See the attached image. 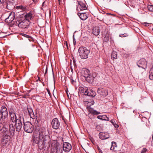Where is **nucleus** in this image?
Here are the masks:
<instances>
[{"mask_svg": "<svg viewBox=\"0 0 153 153\" xmlns=\"http://www.w3.org/2000/svg\"><path fill=\"white\" fill-rule=\"evenodd\" d=\"M81 74L85 77L86 81L89 83H92L93 82L94 78L96 76V74L95 73L91 74L90 71L86 68L82 69Z\"/></svg>", "mask_w": 153, "mask_h": 153, "instance_id": "nucleus-1", "label": "nucleus"}, {"mask_svg": "<svg viewBox=\"0 0 153 153\" xmlns=\"http://www.w3.org/2000/svg\"><path fill=\"white\" fill-rule=\"evenodd\" d=\"M39 134L40 140H43L44 142L47 144L50 142V137L48 135V132L44 127H41L39 128Z\"/></svg>", "mask_w": 153, "mask_h": 153, "instance_id": "nucleus-2", "label": "nucleus"}, {"mask_svg": "<svg viewBox=\"0 0 153 153\" xmlns=\"http://www.w3.org/2000/svg\"><path fill=\"white\" fill-rule=\"evenodd\" d=\"M24 119L23 117L20 115H19L18 120L15 123L14 126L16 131L18 132L22 130V126L23 125Z\"/></svg>", "mask_w": 153, "mask_h": 153, "instance_id": "nucleus-3", "label": "nucleus"}, {"mask_svg": "<svg viewBox=\"0 0 153 153\" xmlns=\"http://www.w3.org/2000/svg\"><path fill=\"white\" fill-rule=\"evenodd\" d=\"M79 55L82 59L87 58L90 53V51L87 49L86 47H81L78 49Z\"/></svg>", "mask_w": 153, "mask_h": 153, "instance_id": "nucleus-4", "label": "nucleus"}, {"mask_svg": "<svg viewBox=\"0 0 153 153\" xmlns=\"http://www.w3.org/2000/svg\"><path fill=\"white\" fill-rule=\"evenodd\" d=\"M33 143L39 144V147L40 148H43L45 147V143L44 142L43 140H40V136L38 135L37 137L36 135L35 136L34 134L33 137Z\"/></svg>", "mask_w": 153, "mask_h": 153, "instance_id": "nucleus-5", "label": "nucleus"}, {"mask_svg": "<svg viewBox=\"0 0 153 153\" xmlns=\"http://www.w3.org/2000/svg\"><path fill=\"white\" fill-rule=\"evenodd\" d=\"M16 23L19 27L23 29L27 28L30 24V22L28 21L25 20L23 21L21 19L18 20L16 21Z\"/></svg>", "mask_w": 153, "mask_h": 153, "instance_id": "nucleus-6", "label": "nucleus"}, {"mask_svg": "<svg viewBox=\"0 0 153 153\" xmlns=\"http://www.w3.org/2000/svg\"><path fill=\"white\" fill-rule=\"evenodd\" d=\"M23 128L24 131L26 132L31 133L33 129V125L30 122H26L23 123Z\"/></svg>", "mask_w": 153, "mask_h": 153, "instance_id": "nucleus-7", "label": "nucleus"}, {"mask_svg": "<svg viewBox=\"0 0 153 153\" xmlns=\"http://www.w3.org/2000/svg\"><path fill=\"white\" fill-rule=\"evenodd\" d=\"M60 125V122L57 118H55L52 120L51 125L53 129L56 130L59 129Z\"/></svg>", "mask_w": 153, "mask_h": 153, "instance_id": "nucleus-8", "label": "nucleus"}, {"mask_svg": "<svg viewBox=\"0 0 153 153\" xmlns=\"http://www.w3.org/2000/svg\"><path fill=\"white\" fill-rule=\"evenodd\" d=\"M51 146L52 147H53V149H55L56 152L57 153H62V150L57 143V141H54V143H52L51 144Z\"/></svg>", "mask_w": 153, "mask_h": 153, "instance_id": "nucleus-9", "label": "nucleus"}, {"mask_svg": "<svg viewBox=\"0 0 153 153\" xmlns=\"http://www.w3.org/2000/svg\"><path fill=\"white\" fill-rule=\"evenodd\" d=\"M63 150L65 152H69L72 148L71 145L67 142H64L63 143Z\"/></svg>", "mask_w": 153, "mask_h": 153, "instance_id": "nucleus-10", "label": "nucleus"}, {"mask_svg": "<svg viewBox=\"0 0 153 153\" xmlns=\"http://www.w3.org/2000/svg\"><path fill=\"white\" fill-rule=\"evenodd\" d=\"M147 64V62L146 59L144 58L141 59L138 62H137V66L139 67L144 68V67L146 66Z\"/></svg>", "mask_w": 153, "mask_h": 153, "instance_id": "nucleus-11", "label": "nucleus"}, {"mask_svg": "<svg viewBox=\"0 0 153 153\" xmlns=\"http://www.w3.org/2000/svg\"><path fill=\"white\" fill-rule=\"evenodd\" d=\"M15 18V13L12 12L10 13L9 16L5 20V22L10 24L13 21Z\"/></svg>", "mask_w": 153, "mask_h": 153, "instance_id": "nucleus-12", "label": "nucleus"}, {"mask_svg": "<svg viewBox=\"0 0 153 153\" xmlns=\"http://www.w3.org/2000/svg\"><path fill=\"white\" fill-rule=\"evenodd\" d=\"M97 92L100 95L106 96L108 94L107 91L105 88H98Z\"/></svg>", "mask_w": 153, "mask_h": 153, "instance_id": "nucleus-13", "label": "nucleus"}, {"mask_svg": "<svg viewBox=\"0 0 153 153\" xmlns=\"http://www.w3.org/2000/svg\"><path fill=\"white\" fill-rule=\"evenodd\" d=\"M78 10L79 11L85 10L87 8L85 3L80 1H78Z\"/></svg>", "mask_w": 153, "mask_h": 153, "instance_id": "nucleus-14", "label": "nucleus"}, {"mask_svg": "<svg viewBox=\"0 0 153 153\" xmlns=\"http://www.w3.org/2000/svg\"><path fill=\"white\" fill-rule=\"evenodd\" d=\"M33 14L31 12H30L28 13L24 14L23 16L25 18V20H27L30 22V20H31Z\"/></svg>", "mask_w": 153, "mask_h": 153, "instance_id": "nucleus-15", "label": "nucleus"}, {"mask_svg": "<svg viewBox=\"0 0 153 153\" xmlns=\"http://www.w3.org/2000/svg\"><path fill=\"white\" fill-rule=\"evenodd\" d=\"M99 137L102 140H105L109 138L108 134L105 132H101L99 134Z\"/></svg>", "mask_w": 153, "mask_h": 153, "instance_id": "nucleus-16", "label": "nucleus"}, {"mask_svg": "<svg viewBox=\"0 0 153 153\" xmlns=\"http://www.w3.org/2000/svg\"><path fill=\"white\" fill-rule=\"evenodd\" d=\"M87 109L88 111L91 114L93 115H97L100 114V112L94 110L93 108L89 107H87Z\"/></svg>", "mask_w": 153, "mask_h": 153, "instance_id": "nucleus-17", "label": "nucleus"}, {"mask_svg": "<svg viewBox=\"0 0 153 153\" xmlns=\"http://www.w3.org/2000/svg\"><path fill=\"white\" fill-rule=\"evenodd\" d=\"M9 133L11 136H13L16 130L15 126H14L13 124H10L9 125Z\"/></svg>", "mask_w": 153, "mask_h": 153, "instance_id": "nucleus-18", "label": "nucleus"}, {"mask_svg": "<svg viewBox=\"0 0 153 153\" xmlns=\"http://www.w3.org/2000/svg\"><path fill=\"white\" fill-rule=\"evenodd\" d=\"M77 14L80 19L82 20H85L88 17L85 13H78Z\"/></svg>", "mask_w": 153, "mask_h": 153, "instance_id": "nucleus-19", "label": "nucleus"}, {"mask_svg": "<svg viewBox=\"0 0 153 153\" xmlns=\"http://www.w3.org/2000/svg\"><path fill=\"white\" fill-rule=\"evenodd\" d=\"M85 95L91 97H94L96 95L95 92L92 89H90L88 90L87 93Z\"/></svg>", "mask_w": 153, "mask_h": 153, "instance_id": "nucleus-20", "label": "nucleus"}, {"mask_svg": "<svg viewBox=\"0 0 153 153\" xmlns=\"http://www.w3.org/2000/svg\"><path fill=\"white\" fill-rule=\"evenodd\" d=\"M92 33L96 36L98 35L100 33L99 27L97 26L94 27L92 30Z\"/></svg>", "mask_w": 153, "mask_h": 153, "instance_id": "nucleus-21", "label": "nucleus"}, {"mask_svg": "<svg viewBox=\"0 0 153 153\" xmlns=\"http://www.w3.org/2000/svg\"><path fill=\"white\" fill-rule=\"evenodd\" d=\"M10 115L11 117V120L13 123H15L17 121L18 117L17 118L15 113L10 114Z\"/></svg>", "mask_w": 153, "mask_h": 153, "instance_id": "nucleus-22", "label": "nucleus"}, {"mask_svg": "<svg viewBox=\"0 0 153 153\" xmlns=\"http://www.w3.org/2000/svg\"><path fill=\"white\" fill-rule=\"evenodd\" d=\"M79 90L82 93H84L85 95L87 93L88 89L87 88L85 87H80L79 88Z\"/></svg>", "mask_w": 153, "mask_h": 153, "instance_id": "nucleus-23", "label": "nucleus"}, {"mask_svg": "<svg viewBox=\"0 0 153 153\" xmlns=\"http://www.w3.org/2000/svg\"><path fill=\"white\" fill-rule=\"evenodd\" d=\"M97 118L102 120H109V118L106 115H99L97 117Z\"/></svg>", "mask_w": 153, "mask_h": 153, "instance_id": "nucleus-24", "label": "nucleus"}, {"mask_svg": "<svg viewBox=\"0 0 153 153\" xmlns=\"http://www.w3.org/2000/svg\"><path fill=\"white\" fill-rule=\"evenodd\" d=\"M6 131H5V134H4L3 136V138H5V139L6 140H9L10 139V136H11L10 134H7V132H8V131L6 129Z\"/></svg>", "mask_w": 153, "mask_h": 153, "instance_id": "nucleus-25", "label": "nucleus"}, {"mask_svg": "<svg viewBox=\"0 0 153 153\" xmlns=\"http://www.w3.org/2000/svg\"><path fill=\"white\" fill-rule=\"evenodd\" d=\"M149 74V78L151 80H153V66L150 69Z\"/></svg>", "mask_w": 153, "mask_h": 153, "instance_id": "nucleus-26", "label": "nucleus"}, {"mask_svg": "<svg viewBox=\"0 0 153 153\" xmlns=\"http://www.w3.org/2000/svg\"><path fill=\"white\" fill-rule=\"evenodd\" d=\"M117 53L116 52L113 51L112 52L111 57L112 58L116 59L117 58Z\"/></svg>", "mask_w": 153, "mask_h": 153, "instance_id": "nucleus-27", "label": "nucleus"}, {"mask_svg": "<svg viewBox=\"0 0 153 153\" xmlns=\"http://www.w3.org/2000/svg\"><path fill=\"white\" fill-rule=\"evenodd\" d=\"M21 35L22 36H23L24 37L28 39V40L29 41H31L32 38L31 36L28 35L24 33H22Z\"/></svg>", "mask_w": 153, "mask_h": 153, "instance_id": "nucleus-28", "label": "nucleus"}, {"mask_svg": "<svg viewBox=\"0 0 153 153\" xmlns=\"http://www.w3.org/2000/svg\"><path fill=\"white\" fill-rule=\"evenodd\" d=\"M111 146L110 148L111 150H114L115 149V147H117L116 143L114 141H113L111 143Z\"/></svg>", "mask_w": 153, "mask_h": 153, "instance_id": "nucleus-29", "label": "nucleus"}, {"mask_svg": "<svg viewBox=\"0 0 153 153\" xmlns=\"http://www.w3.org/2000/svg\"><path fill=\"white\" fill-rule=\"evenodd\" d=\"M9 141L8 140L5 139V138H2L1 140V143L3 145H6L7 143Z\"/></svg>", "mask_w": 153, "mask_h": 153, "instance_id": "nucleus-30", "label": "nucleus"}, {"mask_svg": "<svg viewBox=\"0 0 153 153\" xmlns=\"http://www.w3.org/2000/svg\"><path fill=\"white\" fill-rule=\"evenodd\" d=\"M29 115L30 117L33 119H35L36 117V115H35L34 114L33 112V111H32V112H31L30 114H29Z\"/></svg>", "mask_w": 153, "mask_h": 153, "instance_id": "nucleus-31", "label": "nucleus"}, {"mask_svg": "<svg viewBox=\"0 0 153 153\" xmlns=\"http://www.w3.org/2000/svg\"><path fill=\"white\" fill-rule=\"evenodd\" d=\"M109 39V35L106 34V35H105V36L104 37L103 40L105 42H107L108 41Z\"/></svg>", "mask_w": 153, "mask_h": 153, "instance_id": "nucleus-32", "label": "nucleus"}, {"mask_svg": "<svg viewBox=\"0 0 153 153\" xmlns=\"http://www.w3.org/2000/svg\"><path fill=\"white\" fill-rule=\"evenodd\" d=\"M148 8L149 10L153 12V5H149L148 6Z\"/></svg>", "mask_w": 153, "mask_h": 153, "instance_id": "nucleus-33", "label": "nucleus"}, {"mask_svg": "<svg viewBox=\"0 0 153 153\" xmlns=\"http://www.w3.org/2000/svg\"><path fill=\"white\" fill-rule=\"evenodd\" d=\"M128 36L127 33H124L123 34H121L119 35V36L121 37H127Z\"/></svg>", "mask_w": 153, "mask_h": 153, "instance_id": "nucleus-34", "label": "nucleus"}, {"mask_svg": "<svg viewBox=\"0 0 153 153\" xmlns=\"http://www.w3.org/2000/svg\"><path fill=\"white\" fill-rule=\"evenodd\" d=\"M27 109L29 114H30L31 112H32V111H33V110L32 108H31L30 106L27 107Z\"/></svg>", "mask_w": 153, "mask_h": 153, "instance_id": "nucleus-35", "label": "nucleus"}, {"mask_svg": "<svg viewBox=\"0 0 153 153\" xmlns=\"http://www.w3.org/2000/svg\"><path fill=\"white\" fill-rule=\"evenodd\" d=\"M9 115L14 113V111L12 108H10V109L9 110Z\"/></svg>", "mask_w": 153, "mask_h": 153, "instance_id": "nucleus-36", "label": "nucleus"}, {"mask_svg": "<svg viewBox=\"0 0 153 153\" xmlns=\"http://www.w3.org/2000/svg\"><path fill=\"white\" fill-rule=\"evenodd\" d=\"M147 150V149L146 148H143L142 150L141 153H146Z\"/></svg>", "mask_w": 153, "mask_h": 153, "instance_id": "nucleus-37", "label": "nucleus"}, {"mask_svg": "<svg viewBox=\"0 0 153 153\" xmlns=\"http://www.w3.org/2000/svg\"><path fill=\"white\" fill-rule=\"evenodd\" d=\"M143 25L146 26H148L149 25V23L147 22H144L143 23Z\"/></svg>", "mask_w": 153, "mask_h": 153, "instance_id": "nucleus-38", "label": "nucleus"}, {"mask_svg": "<svg viewBox=\"0 0 153 153\" xmlns=\"http://www.w3.org/2000/svg\"><path fill=\"white\" fill-rule=\"evenodd\" d=\"M71 83L74 84V82H76V81H74V80L72 78L71 79Z\"/></svg>", "mask_w": 153, "mask_h": 153, "instance_id": "nucleus-39", "label": "nucleus"}, {"mask_svg": "<svg viewBox=\"0 0 153 153\" xmlns=\"http://www.w3.org/2000/svg\"><path fill=\"white\" fill-rule=\"evenodd\" d=\"M72 59L73 60V65H76V61L74 59V58L73 57L72 58Z\"/></svg>", "mask_w": 153, "mask_h": 153, "instance_id": "nucleus-40", "label": "nucleus"}, {"mask_svg": "<svg viewBox=\"0 0 153 153\" xmlns=\"http://www.w3.org/2000/svg\"><path fill=\"white\" fill-rule=\"evenodd\" d=\"M113 125L115 128H118L119 127L118 125L116 123H115Z\"/></svg>", "mask_w": 153, "mask_h": 153, "instance_id": "nucleus-41", "label": "nucleus"}, {"mask_svg": "<svg viewBox=\"0 0 153 153\" xmlns=\"http://www.w3.org/2000/svg\"><path fill=\"white\" fill-rule=\"evenodd\" d=\"M47 90L48 91V92L49 95H50V96H51V94L48 88H47Z\"/></svg>", "mask_w": 153, "mask_h": 153, "instance_id": "nucleus-42", "label": "nucleus"}, {"mask_svg": "<svg viewBox=\"0 0 153 153\" xmlns=\"http://www.w3.org/2000/svg\"><path fill=\"white\" fill-rule=\"evenodd\" d=\"M19 8H20L21 9H22L23 10H24L25 9V7H24L22 6H19Z\"/></svg>", "mask_w": 153, "mask_h": 153, "instance_id": "nucleus-43", "label": "nucleus"}, {"mask_svg": "<svg viewBox=\"0 0 153 153\" xmlns=\"http://www.w3.org/2000/svg\"><path fill=\"white\" fill-rule=\"evenodd\" d=\"M64 45H66V47L68 48V43H67V41L65 42L64 43Z\"/></svg>", "mask_w": 153, "mask_h": 153, "instance_id": "nucleus-44", "label": "nucleus"}, {"mask_svg": "<svg viewBox=\"0 0 153 153\" xmlns=\"http://www.w3.org/2000/svg\"><path fill=\"white\" fill-rule=\"evenodd\" d=\"M111 123L113 124L114 125V124L115 123V121H114V120H111Z\"/></svg>", "mask_w": 153, "mask_h": 153, "instance_id": "nucleus-45", "label": "nucleus"}, {"mask_svg": "<svg viewBox=\"0 0 153 153\" xmlns=\"http://www.w3.org/2000/svg\"><path fill=\"white\" fill-rule=\"evenodd\" d=\"M73 42L74 45H75L76 44V41L75 39H73Z\"/></svg>", "mask_w": 153, "mask_h": 153, "instance_id": "nucleus-46", "label": "nucleus"}, {"mask_svg": "<svg viewBox=\"0 0 153 153\" xmlns=\"http://www.w3.org/2000/svg\"><path fill=\"white\" fill-rule=\"evenodd\" d=\"M5 0H0V2L1 3H3L4 2Z\"/></svg>", "mask_w": 153, "mask_h": 153, "instance_id": "nucleus-47", "label": "nucleus"}, {"mask_svg": "<svg viewBox=\"0 0 153 153\" xmlns=\"http://www.w3.org/2000/svg\"><path fill=\"white\" fill-rule=\"evenodd\" d=\"M47 71H48V68H47V67H46V71H45V73L44 74V76H45V74H46L47 73Z\"/></svg>", "mask_w": 153, "mask_h": 153, "instance_id": "nucleus-48", "label": "nucleus"}, {"mask_svg": "<svg viewBox=\"0 0 153 153\" xmlns=\"http://www.w3.org/2000/svg\"><path fill=\"white\" fill-rule=\"evenodd\" d=\"M40 81L41 82V80H40V78L39 77H38V80H37V81Z\"/></svg>", "mask_w": 153, "mask_h": 153, "instance_id": "nucleus-49", "label": "nucleus"}, {"mask_svg": "<svg viewBox=\"0 0 153 153\" xmlns=\"http://www.w3.org/2000/svg\"><path fill=\"white\" fill-rule=\"evenodd\" d=\"M152 140L151 141V145L153 146V139H152Z\"/></svg>", "mask_w": 153, "mask_h": 153, "instance_id": "nucleus-50", "label": "nucleus"}, {"mask_svg": "<svg viewBox=\"0 0 153 153\" xmlns=\"http://www.w3.org/2000/svg\"><path fill=\"white\" fill-rule=\"evenodd\" d=\"M38 0H33V2H35V3L37 2L38 1Z\"/></svg>", "mask_w": 153, "mask_h": 153, "instance_id": "nucleus-51", "label": "nucleus"}, {"mask_svg": "<svg viewBox=\"0 0 153 153\" xmlns=\"http://www.w3.org/2000/svg\"><path fill=\"white\" fill-rule=\"evenodd\" d=\"M73 39H75L74 38V34L73 36Z\"/></svg>", "mask_w": 153, "mask_h": 153, "instance_id": "nucleus-52", "label": "nucleus"}, {"mask_svg": "<svg viewBox=\"0 0 153 153\" xmlns=\"http://www.w3.org/2000/svg\"><path fill=\"white\" fill-rule=\"evenodd\" d=\"M94 101H92V105H93L94 103Z\"/></svg>", "mask_w": 153, "mask_h": 153, "instance_id": "nucleus-53", "label": "nucleus"}, {"mask_svg": "<svg viewBox=\"0 0 153 153\" xmlns=\"http://www.w3.org/2000/svg\"><path fill=\"white\" fill-rule=\"evenodd\" d=\"M45 2H44L43 3H42V6H43V5H44V4Z\"/></svg>", "mask_w": 153, "mask_h": 153, "instance_id": "nucleus-54", "label": "nucleus"}, {"mask_svg": "<svg viewBox=\"0 0 153 153\" xmlns=\"http://www.w3.org/2000/svg\"><path fill=\"white\" fill-rule=\"evenodd\" d=\"M67 92V94L68 96V92Z\"/></svg>", "mask_w": 153, "mask_h": 153, "instance_id": "nucleus-55", "label": "nucleus"}, {"mask_svg": "<svg viewBox=\"0 0 153 153\" xmlns=\"http://www.w3.org/2000/svg\"><path fill=\"white\" fill-rule=\"evenodd\" d=\"M53 78H54V74H53Z\"/></svg>", "mask_w": 153, "mask_h": 153, "instance_id": "nucleus-56", "label": "nucleus"}, {"mask_svg": "<svg viewBox=\"0 0 153 153\" xmlns=\"http://www.w3.org/2000/svg\"><path fill=\"white\" fill-rule=\"evenodd\" d=\"M152 139H153V135H152Z\"/></svg>", "mask_w": 153, "mask_h": 153, "instance_id": "nucleus-57", "label": "nucleus"}, {"mask_svg": "<svg viewBox=\"0 0 153 153\" xmlns=\"http://www.w3.org/2000/svg\"><path fill=\"white\" fill-rule=\"evenodd\" d=\"M152 30L153 31V28H152Z\"/></svg>", "mask_w": 153, "mask_h": 153, "instance_id": "nucleus-58", "label": "nucleus"}, {"mask_svg": "<svg viewBox=\"0 0 153 153\" xmlns=\"http://www.w3.org/2000/svg\"><path fill=\"white\" fill-rule=\"evenodd\" d=\"M43 83H44V82H43ZM44 83H43V85H44Z\"/></svg>", "mask_w": 153, "mask_h": 153, "instance_id": "nucleus-59", "label": "nucleus"}]
</instances>
